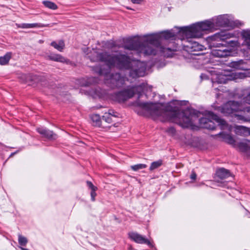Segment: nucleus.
Returning a JSON list of instances; mask_svg holds the SVG:
<instances>
[{
  "instance_id": "nucleus-1",
  "label": "nucleus",
  "mask_w": 250,
  "mask_h": 250,
  "mask_svg": "<svg viewBox=\"0 0 250 250\" xmlns=\"http://www.w3.org/2000/svg\"><path fill=\"white\" fill-rule=\"evenodd\" d=\"M143 107L155 117H159L163 121L170 120L175 122L183 128L194 129L198 126L204 128V125L208 124V119L202 118L198 119L200 113L190 108L183 111H169L160 104L146 103L142 104Z\"/></svg>"
},
{
  "instance_id": "nucleus-2",
  "label": "nucleus",
  "mask_w": 250,
  "mask_h": 250,
  "mask_svg": "<svg viewBox=\"0 0 250 250\" xmlns=\"http://www.w3.org/2000/svg\"><path fill=\"white\" fill-rule=\"evenodd\" d=\"M92 61L104 62L108 67H116L120 69H128L129 75L133 78L143 77L146 74L145 63L138 61H130L124 55H109L106 52H97L93 50V55L89 56Z\"/></svg>"
},
{
  "instance_id": "nucleus-3",
  "label": "nucleus",
  "mask_w": 250,
  "mask_h": 250,
  "mask_svg": "<svg viewBox=\"0 0 250 250\" xmlns=\"http://www.w3.org/2000/svg\"><path fill=\"white\" fill-rule=\"evenodd\" d=\"M150 35L144 36L141 41H131L129 44H126L125 48L130 50H136L144 55H155L158 52L163 53L167 55V51H171L169 48L163 47L157 39L149 40Z\"/></svg>"
},
{
  "instance_id": "nucleus-4",
  "label": "nucleus",
  "mask_w": 250,
  "mask_h": 250,
  "mask_svg": "<svg viewBox=\"0 0 250 250\" xmlns=\"http://www.w3.org/2000/svg\"><path fill=\"white\" fill-rule=\"evenodd\" d=\"M216 30L213 19L204 21L197 22L190 26L185 27L181 29L180 33L185 35L188 38H199L202 37L205 33L212 32Z\"/></svg>"
},
{
  "instance_id": "nucleus-5",
  "label": "nucleus",
  "mask_w": 250,
  "mask_h": 250,
  "mask_svg": "<svg viewBox=\"0 0 250 250\" xmlns=\"http://www.w3.org/2000/svg\"><path fill=\"white\" fill-rule=\"evenodd\" d=\"M222 113L225 115L234 117L238 120L247 121L250 120V107H245L237 102L229 101L220 109Z\"/></svg>"
},
{
  "instance_id": "nucleus-6",
  "label": "nucleus",
  "mask_w": 250,
  "mask_h": 250,
  "mask_svg": "<svg viewBox=\"0 0 250 250\" xmlns=\"http://www.w3.org/2000/svg\"><path fill=\"white\" fill-rule=\"evenodd\" d=\"M248 76L247 71L244 72H233L224 71L216 76V81L218 83H225L228 81L236 80L238 79H242Z\"/></svg>"
},
{
  "instance_id": "nucleus-7",
  "label": "nucleus",
  "mask_w": 250,
  "mask_h": 250,
  "mask_svg": "<svg viewBox=\"0 0 250 250\" xmlns=\"http://www.w3.org/2000/svg\"><path fill=\"white\" fill-rule=\"evenodd\" d=\"M145 85H140L131 89L122 90L115 93L113 96V99L119 102H124L132 97L136 92H140V89H142L144 91L145 90Z\"/></svg>"
},
{
  "instance_id": "nucleus-8",
  "label": "nucleus",
  "mask_w": 250,
  "mask_h": 250,
  "mask_svg": "<svg viewBox=\"0 0 250 250\" xmlns=\"http://www.w3.org/2000/svg\"><path fill=\"white\" fill-rule=\"evenodd\" d=\"M98 73L101 76H104L106 83H111L116 86H120L125 81L124 78L121 77L120 74H111L108 72V70H104L101 68L98 71Z\"/></svg>"
},
{
  "instance_id": "nucleus-9",
  "label": "nucleus",
  "mask_w": 250,
  "mask_h": 250,
  "mask_svg": "<svg viewBox=\"0 0 250 250\" xmlns=\"http://www.w3.org/2000/svg\"><path fill=\"white\" fill-rule=\"evenodd\" d=\"M208 116L211 119H210L209 121H208V124L204 125V128L210 130L214 129L215 128V124L213 121L217 123L218 125H221L222 127L226 126V122L219 118L216 115L213 114L212 112H208Z\"/></svg>"
},
{
  "instance_id": "nucleus-10",
  "label": "nucleus",
  "mask_w": 250,
  "mask_h": 250,
  "mask_svg": "<svg viewBox=\"0 0 250 250\" xmlns=\"http://www.w3.org/2000/svg\"><path fill=\"white\" fill-rule=\"evenodd\" d=\"M216 29L222 26H229L231 25L232 20L228 15H220L213 18Z\"/></svg>"
},
{
  "instance_id": "nucleus-11",
  "label": "nucleus",
  "mask_w": 250,
  "mask_h": 250,
  "mask_svg": "<svg viewBox=\"0 0 250 250\" xmlns=\"http://www.w3.org/2000/svg\"><path fill=\"white\" fill-rule=\"evenodd\" d=\"M176 33L171 31H166L162 32L161 33H157L151 34L148 37L149 40L157 39L159 42L160 43L163 39L166 40H169L173 38L176 36Z\"/></svg>"
},
{
  "instance_id": "nucleus-12",
  "label": "nucleus",
  "mask_w": 250,
  "mask_h": 250,
  "mask_svg": "<svg viewBox=\"0 0 250 250\" xmlns=\"http://www.w3.org/2000/svg\"><path fill=\"white\" fill-rule=\"evenodd\" d=\"M128 237L131 240L137 243L146 244L149 247H152L151 243L148 239L136 232H129Z\"/></svg>"
},
{
  "instance_id": "nucleus-13",
  "label": "nucleus",
  "mask_w": 250,
  "mask_h": 250,
  "mask_svg": "<svg viewBox=\"0 0 250 250\" xmlns=\"http://www.w3.org/2000/svg\"><path fill=\"white\" fill-rule=\"evenodd\" d=\"M212 56L218 58H225L231 54V51L226 46L217 45L216 48L211 50Z\"/></svg>"
},
{
  "instance_id": "nucleus-14",
  "label": "nucleus",
  "mask_w": 250,
  "mask_h": 250,
  "mask_svg": "<svg viewBox=\"0 0 250 250\" xmlns=\"http://www.w3.org/2000/svg\"><path fill=\"white\" fill-rule=\"evenodd\" d=\"M118 116L113 110H109L103 116V120L108 124H112L117 121Z\"/></svg>"
},
{
  "instance_id": "nucleus-15",
  "label": "nucleus",
  "mask_w": 250,
  "mask_h": 250,
  "mask_svg": "<svg viewBox=\"0 0 250 250\" xmlns=\"http://www.w3.org/2000/svg\"><path fill=\"white\" fill-rule=\"evenodd\" d=\"M178 33L180 35H181L183 37L182 40H187V42L190 43V44L188 45L187 46L190 48L192 51H199L203 50L204 46L203 45L199 44L197 42H191L190 41L188 40L190 38H187L184 34L180 33V30L179 31Z\"/></svg>"
},
{
  "instance_id": "nucleus-16",
  "label": "nucleus",
  "mask_w": 250,
  "mask_h": 250,
  "mask_svg": "<svg viewBox=\"0 0 250 250\" xmlns=\"http://www.w3.org/2000/svg\"><path fill=\"white\" fill-rule=\"evenodd\" d=\"M37 131L43 137L49 139H55L57 137V135L54 133L52 131L46 130L43 128H39L37 129Z\"/></svg>"
},
{
  "instance_id": "nucleus-17",
  "label": "nucleus",
  "mask_w": 250,
  "mask_h": 250,
  "mask_svg": "<svg viewBox=\"0 0 250 250\" xmlns=\"http://www.w3.org/2000/svg\"><path fill=\"white\" fill-rule=\"evenodd\" d=\"M231 176L230 172L227 169L224 168H221L218 169L216 172V178L221 179L227 178Z\"/></svg>"
},
{
  "instance_id": "nucleus-18",
  "label": "nucleus",
  "mask_w": 250,
  "mask_h": 250,
  "mask_svg": "<svg viewBox=\"0 0 250 250\" xmlns=\"http://www.w3.org/2000/svg\"><path fill=\"white\" fill-rule=\"evenodd\" d=\"M230 37H231V35L226 31H222L216 33L213 37L214 40L216 41H225Z\"/></svg>"
},
{
  "instance_id": "nucleus-19",
  "label": "nucleus",
  "mask_w": 250,
  "mask_h": 250,
  "mask_svg": "<svg viewBox=\"0 0 250 250\" xmlns=\"http://www.w3.org/2000/svg\"><path fill=\"white\" fill-rule=\"evenodd\" d=\"M48 59L55 62L67 63V60L63 56L57 54H50L47 56Z\"/></svg>"
},
{
  "instance_id": "nucleus-20",
  "label": "nucleus",
  "mask_w": 250,
  "mask_h": 250,
  "mask_svg": "<svg viewBox=\"0 0 250 250\" xmlns=\"http://www.w3.org/2000/svg\"><path fill=\"white\" fill-rule=\"evenodd\" d=\"M242 36L244 39V43L250 49V31L244 30L241 33Z\"/></svg>"
},
{
  "instance_id": "nucleus-21",
  "label": "nucleus",
  "mask_w": 250,
  "mask_h": 250,
  "mask_svg": "<svg viewBox=\"0 0 250 250\" xmlns=\"http://www.w3.org/2000/svg\"><path fill=\"white\" fill-rule=\"evenodd\" d=\"M239 149L244 152H250V142L244 141L240 142L238 145Z\"/></svg>"
},
{
  "instance_id": "nucleus-22",
  "label": "nucleus",
  "mask_w": 250,
  "mask_h": 250,
  "mask_svg": "<svg viewBox=\"0 0 250 250\" xmlns=\"http://www.w3.org/2000/svg\"><path fill=\"white\" fill-rule=\"evenodd\" d=\"M51 45L60 52L62 51L65 46L64 42L62 40L53 42H51Z\"/></svg>"
},
{
  "instance_id": "nucleus-23",
  "label": "nucleus",
  "mask_w": 250,
  "mask_h": 250,
  "mask_svg": "<svg viewBox=\"0 0 250 250\" xmlns=\"http://www.w3.org/2000/svg\"><path fill=\"white\" fill-rule=\"evenodd\" d=\"M90 118L94 125L100 126L102 125L101 118L98 114H93Z\"/></svg>"
},
{
  "instance_id": "nucleus-24",
  "label": "nucleus",
  "mask_w": 250,
  "mask_h": 250,
  "mask_svg": "<svg viewBox=\"0 0 250 250\" xmlns=\"http://www.w3.org/2000/svg\"><path fill=\"white\" fill-rule=\"evenodd\" d=\"M12 54L10 52L7 53L4 56L0 57V64L6 65L7 64L10 59L11 58Z\"/></svg>"
},
{
  "instance_id": "nucleus-25",
  "label": "nucleus",
  "mask_w": 250,
  "mask_h": 250,
  "mask_svg": "<svg viewBox=\"0 0 250 250\" xmlns=\"http://www.w3.org/2000/svg\"><path fill=\"white\" fill-rule=\"evenodd\" d=\"M16 25L18 27L21 28H32L40 26L38 23H22Z\"/></svg>"
},
{
  "instance_id": "nucleus-26",
  "label": "nucleus",
  "mask_w": 250,
  "mask_h": 250,
  "mask_svg": "<svg viewBox=\"0 0 250 250\" xmlns=\"http://www.w3.org/2000/svg\"><path fill=\"white\" fill-rule=\"evenodd\" d=\"M42 3L45 6L52 10L57 9L58 8L55 3L50 1H43Z\"/></svg>"
},
{
  "instance_id": "nucleus-27",
  "label": "nucleus",
  "mask_w": 250,
  "mask_h": 250,
  "mask_svg": "<svg viewBox=\"0 0 250 250\" xmlns=\"http://www.w3.org/2000/svg\"><path fill=\"white\" fill-rule=\"evenodd\" d=\"M147 166L144 164H139L130 166L131 169L135 171H138L139 170L145 168Z\"/></svg>"
},
{
  "instance_id": "nucleus-28",
  "label": "nucleus",
  "mask_w": 250,
  "mask_h": 250,
  "mask_svg": "<svg viewBox=\"0 0 250 250\" xmlns=\"http://www.w3.org/2000/svg\"><path fill=\"white\" fill-rule=\"evenodd\" d=\"M20 78L23 83H28L33 80L32 76L30 74H22Z\"/></svg>"
},
{
  "instance_id": "nucleus-29",
  "label": "nucleus",
  "mask_w": 250,
  "mask_h": 250,
  "mask_svg": "<svg viewBox=\"0 0 250 250\" xmlns=\"http://www.w3.org/2000/svg\"><path fill=\"white\" fill-rule=\"evenodd\" d=\"M18 241L21 246H25L28 242V240L25 237L19 234Z\"/></svg>"
},
{
  "instance_id": "nucleus-30",
  "label": "nucleus",
  "mask_w": 250,
  "mask_h": 250,
  "mask_svg": "<svg viewBox=\"0 0 250 250\" xmlns=\"http://www.w3.org/2000/svg\"><path fill=\"white\" fill-rule=\"evenodd\" d=\"M162 164V162L161 160H159L156 162H154L151 163V166L149 167L150 170H153L161 166Z\"/></svg>"
},
{
  "instance_id": "nucleus-31",
  "label": "nucleus",
  "mask_w": 250,
  "mask_h": 250,
  "mask_svg": "<svg viewBox=\"0 0 250 250\" xmlns=\"http://www.w3.org/2000/svg\"><path fill=\"white\" fill-rule=\"evenodd\" d=\"M90 195L92 201H95V197L97 195L96 193L95 188H92L91 191L90 192Z\"/></svg>"
},
{
  "instance_id": "nucleus-32",
  "label": "nucleus",
  "mask_w": 250,
  "mask_h": 250,
  "mask_svg": "<svg viewBox=\"0 0 250 250\" xmlns=\"http://www.w3.org/2000/svg\"><path fill=\"white\" fill-rule=\"evenodd\" d=\"M247 96L244 98L245 102L250 104V91L247 92Z\"/></svg>"
},
{
  "instance_id": "nucleus-33",
  "label": "nucleus",
  "mask_w": 250,
  "mask_h": 250,
  "mask_svg": "<svg viewBox=\"0 0 250 250\" xmlns=\"http://www.w3.org/2000/svg\"><path fill=\"white\" fill-rule=\"evenodd\" d=\"M226 140L229 144H233L234 143L233 138L229 134L226 135Z\"/></svg>"
},
{
  "instance_id": "nucleus-34",
  "label": "nucleus",
  "mask_w": 250,
  "mask_h": 250,
  "mask_svg": "<svg viewBox=\"0 0 250 250\" xmlns=\"http://www.w3.org/2000/svg\"><path fill=\"white\" fill-rule=\"evenodd\" d=\"M134 4H140L144 0H130Z\"/></svg>"
},
{
  "instance_id": "nucleus-35",
  "label": "nucleus",
  "mask_w": 250,
  "mask_h": 250,
  "mask_svg": "<svg viewBox=\"0 0 250 250\" xmlns=\"http://www.w3.org/2000/svg\"><path fill=\"white\" fill-rule=\"evenodd\" d=\"M196 178V174L194 172H192L190 175L191 179L194 180Z\"/></svg>"
},
{
  "instance_id": "nucleus-36",
  "label": "nucleus",
  "mask_w": 250,
  "mask_h": 250,
  "mask_svg": "<svg viewBox=\"0 0 250 250\" xmlns=\"http://www.w3.org/2000/svg\"><path fill=\"white\" fill-rule=\"evenodd\" d=\"M87 186L89 188H94L92 183L89 181L87 182Z\"/></svg>"
},
{
  "instance_id": "nucleus-37",
  "label": "nucleus",
  "mask_w": 250,
  "mask_h": 250,
  "mask_svg": "<svg viewBox=\"0 0 250 250\" xmlns=\"http://www.w3.org/2000/svg\"><path fill=\"white\" fill-rule=\"evenodd\" d=\"M169 131L172 134H174L175 133V129L173 128H170Z\"/></svg>"
},
{
  "instance_id": "nucleus-38",
  "label": "nucleus",
  "mask_w": 250,
  "mask_h": 250,
  "mask_svg": "<svg viewBox=\"0 0 250 250\" xmlns=\"http://www.w3.org/2000/svg\"><path fill=\"white\" fill-rule=\"evenodd\" d=\"M229 43H232V44H233L234 45H235L236 44V42H233V41H230L229 42Z\"/></svg>"
},
{
  "instance_id": "nucleus-39",
  "label": "nucleus",
  "mask_w": 250,
  "mask_h": 250,
  "mask_svg": "<svg viewBox=\"0 0 250 250\" xmlns=\"http://www.w3.org/2000/svg\"><path fill=\"white\" fill-rule=\"evenodd\" d=\"M21 250H28L27 249L23 248L22 247H20Z\"/></svg>"
}]
</instances>
